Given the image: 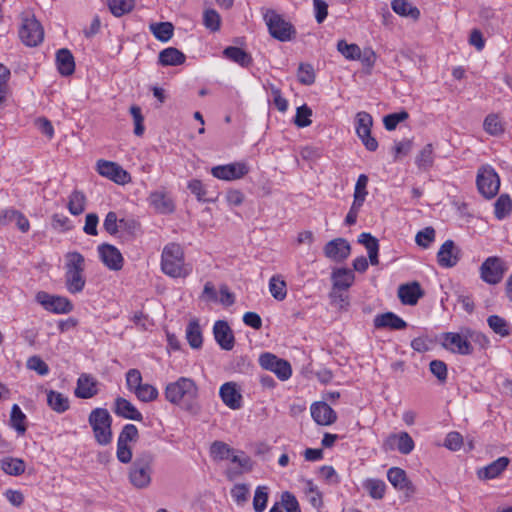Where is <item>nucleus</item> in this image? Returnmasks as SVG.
I'll use <instances>...</instances> for the list:
<instances>
[{
  "label": "nucleus",
  "instance_id": "1",
  "mask_svg": "<svg viewBox=\"0 0 512 512\" xmlns=\"http://www.w3.org/2000/svg\"><path fill=\"white\" fill-rule=\"evenodd\" d=\"M164 397L169 403L191 414H197L200 410L199 388L191 378L179 377L168 383L164 389Z\"/></svg>",
  "mask_w": 512,
  "mask_h": 512
},
{
  "label": "nucleus",
  "instance_id": "2",
  "mask_svg": "<svg viewBox=\"0 0 512 512\" xmlns=\"http://www.w3.org/2000/svg\"><path fill=\"white\" fill-rule=\"evenodd\" d=\"M161 269L172 278H185L191 272V268L185 265L184 251L177 243L167 244L161 255Z\"/></svg>",
  "mask_w": 512,
  "mask_h": 512
},
{
  "label": "nucleus",
  "instance_id": "3",
  "mask_svg": "<svg viewBox=\"0 0 512 512\" xmlns=\"http://www.w3.org/2000/svg\"><path fill=\"white\" fill-rule=\"evenodd\" d=\"M153 462L154 455L150 451L137 455L129 469V480L135 488L144 489L150 485Z\"/></svg>",
  "mask_w": 512,
  "mask_h": 512
},
{
  "label": "nucleus",
  "instance_id": "4",
  "mask_svg": "<svg viewBox=\"0 0 512 512\" xmlns=\"http://www.w3.org/2000/svg\"><path fill=\"white\" fill-rule=\"evenodd\" d=\"M270 35L281 42L291 41L296 37L295 27L281 14L273 9H268L263 15Z\"/></svg>",
  "mask_w": 512,
  "mask_h": 512
},
{
  "label": "nucleus",
  "instance_id": "5",
  "mask_svg": "<svg viewBox=\"0 0 512 512\" xmlns=\"http://www.w3.org/2000/svg\"><path fill=\"white\" fill-rule=\"evenodd\" d=\"M88 421L92 427L97 443L100 445L109 444L112 439V418L108 410L105 408L93 409L89 415Z\"/></svg>",
  "mask_w": 512,
  "mask_h": 512
},
{
  "label": "nucleus",
  "instance_id": "6",
  "mask_svg": "<svg viewBox=\"0 0 512 512\" xmlns=\"http://www.w3.org/2000/svg\"><path fill=\"white\" fill-rule=\"evenodd\" d=\"M476 185L479 193L486 199L494 198L500 188V178L490 165H482L476 176Z\"/></svg>",
  "mask_w": 512,
  "mask_h": 512
},
{
  "label": "nucleus",
  "instance_id": "7",
  "mask_svg": "<svg viewBox=\"0 0 512 512\" xmlns=\"http://www.w3.org/2000/svg\"><path fill=\"white\" fill-rule=\"evenodd\" d=\"M19 37L22 43L28 47H35L43 41V27L33 15L26 13L22 14Z\"/></svg>",
  "mask_w": 512,
  "mask_h": 512
},
{
  "label": "nucleus",
  "instance_id": "8",
  "mask_svg": "<svg viewBox=\"0 0 512 512\" xmlns=\"http://www.w3.org/2000/svg\"><path fill=\"white\" fill-rule=\"evenodd\" d=\"M138 435V429L134 424H126L122 428L117 440V459L121 463L127 464L131 461L132 450L128 443L136 441Z\"/></svg>",
  "mask_w": 512,
  "mask_h": 512
},
{
  "label": "nucleus",
  "instance_id": "9",
  "mask_svg": "<svg viewBox=\"0 0 512 512\" xmlns=\"http://www.w3.org/2000/svg\"><path fill=\"white\" fill-rule=\"evenodd\" d=\"M259 364L262 368L274 372L282 381L288 380L291 377L292 368L290 363L272 353L261 354Z\"/></svg>",
  "mask_w": 512,
  "mask_h": 512
},
{
  "label": "nucleus",
  "instance_id": "10",
  "mask_svg": "<svg viewBox=\"0 0 512 512\" xmlns=\"http://www.w3.org/2000/svg\"><path fill=\"white\" fill-rule=\"evenodd\" d=\"M36 300L47 311L56 314L69 313L73 309L72 303L66 297L50 295L44 291L37 293Z\"/></svg>",
  "mask_w": 512,
  "mask_h": 512
},
{
  "label": "nucleus",
  "instance_id": "11",
  "mask_svg": "<svg viewBox=\"0 0 512 512\" xmlns=\"http://www.w3.org/2000/svg\"><path fill=\"white\" fill-rule=\"evenodd\" d=\"M443 338V347L452 353L460 355H470L473 353V346L469 340L468 332L463 335L454 332H447L443 335Z\"/></svg>",
  "mask_w": 512,
  "mask_h": 512
},
{
  "label": "nucleus",
  "instance_id": "12",
  "mask_svg": "<svg viewBox=\"0 0 512 512\" xmlns=\"http://www.w3.org/2000/svg\"><path fill=\"white\" fill-rule=\"evenodd\" d=\"M97 172L117 184L124 185L131 181L130 174L115 162L98 160Z\"/></svg>",
  "mask_w": 512,
  "mask_h": 512
},
{
  "label": "nucleus",
  "instance_id": "13",
  "mask_svg": "<svg viewBox=\"0 0 512 512\" xmlns=\"http://www.w3.org/2000/svg\"><path fill=\"white\" fill-rule=\"evenodd\" d=\"M249 172V167L244 162H235L226 165L215 166L211 174L220 180L232 181L243 178Z\"/></svg>",
  "mask_w": 512,
  "mask_h": 512
},
{
  "label": "nucleus",
  "instance_id": "14",
  "mask_svg": "<svg viewBox=\"0 0 512 512\" xmlns=\"http://www.w3.org/2000/svg\"><path fill=\"white\" fill-rule=\"evenodd\" d=\"M503 262L498 257L487 258L480 267L481 278L488 284H498L504 275Z\"/></svg>",
  "mask_w": 512,
  "mask_h": 512
},
{
  "label": "nucleus",
  "instance_id": "15",
  "mask_svg": "<svg viewBox=\"0 0 512 512\" xmlns=\"http://www.w3.org/2000/svg\"><path fill=\"white\" fill-rule=\"evenodd\" d=\"M461 257V250L452 240H446L437 253V261L441 267L452 268L456 266Z\"/></svg>",
  "mask_w": 512,
  "mask_h": 512
},
{
  "label": "nucleus",
  "instance_id": "16",
  "mask_svg": "<svg viewBox=\"0 0 512 512\" xmlns=\"http://www.w3.org/2000/svg\"><path fill=\"white\" fill-rule=\"evenodd\" d=\"M383 446L385 450L397 449L401 454L407 455L413 451L415 444L407 432H400L389 435Z\"/></svg>",
  "mask_w": 512,
  "mask_h": 512
},
{
  "label": "nucleus",
  "instance_id": "17",
  "mask_svg": "<svg viewBox=\"0 0 512 512\" xmlns=\"http://www.w3.org/2000/svg\"><path fill=\"white\" fill-rule=\"evenodd\" d=\"M387 477L389 482L398 490L405 494L406 498L412 497L416 488L407 478L406 472L398 467H392L388 470Z\"/></svg>",
  "mask_w": 512,
  "mask_h": 512
},
{
  "label": "nucleus",
  "instance_id": "18",
  "mask_svg": "<svg viewBox=\"0 0 512 512\" xmlns=\"http://www.w3.org/2000/svg\"><path fill=\"white\" fill-rule=\"evenodd\" d=\"M350 252L351 246L344 238L333 239L324 246L325 256L335 262L345 260Z\"/></svg>",
  "mask_w": 512,
  "mask_h": 512
},
{
  "label": "nucleus",
  "instance_id": "19",
  "mask_svg": "<svg viewBox=\"0 0 512 512\" xmlns=\"http://www.w3.org/2000/svg\"><path fill=\"white\" fill-rule=\"evenodd\" d=\"M98 253L101 261L110 270L118 271L123 266V257L120 251L113 245L101 244L98 247Z\"/></svg>",
  "mask_w": 512,
  "mask_h": 512
},
{
  "label": "nucleus",
  "instance_id": "20",
  "mask_svg": "<svg viewBox=\"0 0 512 512\" xmlns=\"http://www.w3.org/2000/svg\"><path fill=\"white\" fill-rule=\"evenodd\" d=\"M213 334L218 345L227 351L233 349L235 338L233 332L226 321L218 320L213 327Z\"/></svg>",
  "mask_w": 512,
  "mask_h": 512
},
{
  "label": "nucleus",
  "instance_id": "21",
  "mask_svg": "<svg viewBox=\"0 0 512 512\" xmlns=\"http://www.w3.org/2000/svg\"><path fill=\"white\" fill-rule=\"evenodd\" d=\"M13 222L22 233H26L30 229L29 220L22 212L13 208L0 211V226H7Z\"/></svg>",
  "mask_w": 512,
  "mask_h": 512
},
{
  "label": "nucleus",
  "instance_id": "22",
  "mask_svg": "<svg viewBox=\"0 0 512 512\" xmlns=\"http://www.w3.org/2000/svg\"><path fill=\"white\" fill-rule=\"evenodd\" d=\"M310 410L312 418L319 425H331L337 419L336 412L325 402L313 403Z\"/></svg>",
  "mask_w": 512,
  "mask_h": 512
},
{
  "label": "nucleus",
  "instance_id": "23",
  "mask_svg": "<svg viewBox=\"0 0 512 512\" xmlns=\"http://www.w3.org/2000/svg\"><path fill=\"white\" fill-rule=\"evenodd\" d=\"M97 380L89 374H81L77 380L74 394L80 399H90L98 394Z\"/></svg>",
  "mask_w": 512,
  "mask_h": 512
},
{
  "label": "nucleus",
  "instance_id": "24",
  "mask_svg": "<svg viewBox=\"0 0 512 512\" xmlns=\"http://www.w3.org/2000/svg\"><path fill=\"white\" fill-rule=\"evenodd\" d=\"M148 201L157 213L171 214L175 210V204L172 198L164 191H154L150 193Z\"/></svg>",
  "mask_w": 512,
  "mask_h": 512
},
{
  "label": "nucleus",
  "instance_id": "25",
  "mask_svg": "<svg viewBox=\"0 0 512 512\" xmlns=\"http://www.w3.org/2000/svg\"><path fill=\"white\" fill-rule=\"evenodd\" d=\"M114 413L122 418L141 421L143 416L141 412L127 399L117 397L114 402Z\"/></svg>",
  "mask_w": 512,
  "mask_h": 512
},
{
  "label": "nucleus",
  "instance_id": "26",
  "mask_svg": "<svg viewBox=\"0 0 512 512\" xmlns=\"http://www.w3.org/2000/svg\"><path fill=\"white\" fill-rule=\"evenodd\" d=\"M223 403L229 408L236 410L241 407L242 396L237 390L234 382L224 383L219 390Z\"/></svg>",
  "mask_w": 512,
  "mask_h": 512
},
{
  "label": "nucleus",
  "instance_id": "27",
  "mask_svg": "<svg viewBox=\"0 0 512 512\" xmlns=\"http://www.w3.org/2000/svg\"><path fill=\"white\" fill-rule=\"evenodd\" d=\"M373 323L377 329L389 328L392 330H402L407 327V323L393 312L376 315Z\"/></svg>",
  "mask_w": 512,
  "mask_h": 512
},
{
  "label": "nucleus",
  "instance_id": "28",
  "mask_svg": "<svg viewBox=\"0 0 512 512\" xmlns=\"http://www.w3.org/2000/svg\"><path fill=\"white\" fill-rule=\"evenodd\" d=\"M422 296L423 291L417 282L403 284L398 289V297L405 305H415Z\"/></svg>",
  "mask_w": 512,
  "mask_h": 512
},
{
  "label": "nucleus",
  "instance_id": "29",
  "mask_svg": "<svg viewBox=\"0 0 512 512\" xmlns=\"http://www.w3.org/2000/svg\"><path fill=\"white\" fill-rule=\"evenodd\" d=\"M186 60L183 52L175 47L163 49L158 55V62L162 66H178L182 65Z\"/></svg>",
  "mask_w": 512,
  "mask_h": 512
},
{
  "label": "nucleus",
  "instance_id": "30",
  "mask_svg": "<svg viewBox=\"0 0 512 512\" xmlns=\"http://www.w3.org/2000/svg\"><path fill=\"white\" fill-rule=\"evenodd\" d=\"M510 460L508 457H499L486 467L478 471V477L480 479H494L498 477L508 466Z\"/></svg>",
  "mask_w": 512,
  "mask_h": 512
},
{
  "label": "nucleus",
  "instance_id": "31",
  "mask_svg": "<svg viewBox=\"0 0 512 512\" xmlns=\"http://www.w3.org/2000/svg\"><path fill=\"white\" fill-rule=\"evenodd\" d=\"M333 288L338 290L349 289L355 279L352 270L347 268H338L332 272Z\"/></svg>",
  "mask_w": 512,
  "mask_h": 512
},
{
  "label": "nucleus",
  "instance_id": "32",
  "mask_svg": "<svg viewBox=\"0 0 512 512\" xmlns=\"http://www.w3.org/2000/svg\"><path fill=\"white\" fill-rule=\"evenodd\" d=\"M57 67L61 75L69 76L74 73L75 62L70 50L60 49L56 54Z\"/></svg>",
  "mask_w": 512,
  "mask_h": 512
},
{
  "label": "nucleus",
  "instance_id": "33",
  "mask_svg": "<svg viewBox=\"0 0 512 512\" xmlns=\"http://www.w3.org/2000/svg\"><path fill=\"white\" fill-rule=\"evenodd\" d=\"M391 8L402 17H409L413 20H418L420 17V10L408 0H393Z\"/></svg>",
  "mask_w": 512,
  "mask_h": 512
},
{
  "label": "nucleus",
  "instance_id": "34",
  "mask_svg": "<svg viewBox=\"0 0 512 512\" xmlns=\"http://www.w3.org/2000/svg\"><path fill=\"white\" fill-rule=\"evenodd\" d=\"M415 164L420 171H429L434 164V151L432 144H426L417 154Z\"/></svg>",
  "mask_w": 512,
  "mask_h": 512
},
{
  "label": "nucleus",
  "instance_id": "35",
  "mask_svg": "<svg viewBox=\"0 0 512 512\" xmlns=\"http://www.w3.org/2000/svg\"><path fill=\"white\" fill-rule=\"evenodd\" d=\"M85 284L84 272H65V286L71 294L82 292Z\"/></svg>",
  "mask_w": 512,
  "mask_h": 512
},
{
  "label": "nucleus",
  "instance_id": "36",
  "mask_svg": "<svg viewBox=\"0 0 512 512\" xmlns=\"http://www.w3.org/2000/svg\"><path fill=\"white\" fill-rule=\"evenodd\" d=\"M47 404L53 411L57 413H64L70 407L68 397L54 390L48 391Z\"/></svg>",
  "mask_w": 512,
  "mask_h": 512
},
{
  "label": "nucleus",
  "instance_id": "37",
  "mask_svg": "<svg viewBox=\"0 0 512 512\" xmlns=\"http://www.w3.org/2000/svg\"><path fill=\"white\" fill-rule=\"evenodd\" d=\"M223 55L242 67H248L252 63L250 54L239 47L228 46L224 49Z\"/></svg>",
  "mask_w": 512,
  "mask_h": 512
},
{
  "label": "nucleus",
  "instance_id": "38",
  "mask_svg": "<svg viewBox=\"0 0 512 512\" xmlns=\"http://www.w3.org/2000/svg\"><path fill=\"white\" fill-rule=\"evenodd\" d=\"M186 338L189 343V345L194 348L198 349L202 346L203 343V337L201 328L199 325V322L197 319L191 320L186 328Z\"/></svg>",
  "mask_w": 512,
  "mask_h": 512
},
{
  "label": "nucleus",
  "instance_id": "39",
  "mask_svg": "<svg viewBox=\"0 0 512 512\" xmlns=\"http://www.w3.org/2000/svg\"><path fill=\"white\" fill-rule=\"evenodd\" d=\"M25 462L19 458L6 457L1 460V469L8 475L19 476L25 472Z\"/></svg>",
  "mask_w": 512,
  "mask_h": 512
},
{
  "label": "nucleus",
  "instance_id": "40",
  "mask_svg": "<svg viewBox=\"0 0 512 512\" xmlns=\"http://www.w3.org/2000/svg\"><path fill=\"white\" fill-rule=\"evenodd\" d=\"M65 272H84L85 258L77 252H68L65 255Z\"/></svg>",
  "mask_w": 512,
  "mask_h": 512
},
{
  "label": "nucleus",
  "instance_id": "41",
  "mask_svg": "<svg viewBox=\"0 0 512 512\" xmlns=\"http://www.w3.org/2000/svg\"><path fill=\"white\" fill-rule=\"evenodd\" d=\"M150 30L156 39L161 42H167L173 36L174 26L170 22L152 23Z\"/></svg>",
  "mask_w": 512,
  "mask_h": 512
},
{
  "label": "nucleus",
  "instance_id": "42",
  "mask_svg": "<svg viewBox=\"0 0 512 512\" xmlns=\"http://www.w3.org/2000/svg\"><path fill=\"white\" fill-rule=\"evenodd\" d=\"M269 291L273 298L282 301L287 296V285L281 275H273L269 280Z\"/></svg>",
  "mask_w": 512,
  "mask_h": 512
},
{
  "label": "nucleus",
  "instance_id": "43",
  "mask_svg": "<svg viewBox=\"0 0 512 512\" xmlns=\"http://www.w3.org/2000/svg\"><path fill=\"white\" fill-rule=\"evenodd\" d=\"M86 197L83 192L75 190L69 196L67 208L72 215L78 216L85 210Z\"/></svg>",
  "mask_w": 512,
  "mask_h": 512
},
{
  "label": "nucleus",
  "instance_id": "44",
  "mask_svg": "<svg viewBox=\"0 0 512 512\" xmlns=\"http://www.w3.org/2000/svg\"><path fill=\"white\" fill-rule=\"evenodd\" d=\"M26 415L22 412L19 405L14 404L11 408L10 425L18 434L23 435L26 432Z\"/></svg>",
  "mask_w": 512,
  "mask_h": 512
},
{
  "label": "nucleus",
  "instance_id": "45",
  "mask_svg": "<svg viewBox=\"0 0 512 512\" xmlns=\"http://www.w3.org/2000/svg\"><path fill=\"white\" fill-rule=\"evenodd\" d=\"M512 210V200L508 194H501L494 204V214L499 220L504 219Z\"/></svg>",
  "mask_w": 512,
  "mask_h": 512
},
{
  "label": "nucleus",
  "instance_id": "46",
  "mask_svg": "<svg viewBox=\"0 0 512 512\" xmlns=\"http://www.w3.org/2000/svg\"><path fill=\"white\" fill-rule=\"evenodd\" d=\"M372 125L373 119L369 113L362 111L356 114V133L358 137L368 136L371 133Z\"/></svg>",
  "mask_w": 512,
  "mask_h": 512
},
{
  "label": "nucleus",
  "instance_id": "47",
  "mask_svg": "<svg viewBox=\"0 0 512 512\" xmlns=\"http://www.w3.org/2000/svg\"><path fill=\"white\" fill-rule=\"evenodd\" d=\"M221 16L212 8H207L203 12V25L211 32H217L221 28Z\"/></svg>",
  "mask_w": 512,
  "mask_h": 512
},
{
  "label": "nucleus",
  "instance_id": "48",
  "mask_svg": "<svg viewBox=\"0 0 512 512\" xmlns=\"http://www.w3.org/2000/svg\"><path fill=\"white\" fill-rule=\"evenodd\" d=\"M133 393L139 401L144 403L156 400L159 395L157 388L148 383H143L138 389H135Z\"/></svg>",
  "mask_w": 512,
  "mask_h": 512
},
{
  "label": "nucleus",
  "instance_id": "49",
  "mask_svg": "<svg viewBox=\"0 0 512 512\" xmlns=\"http://www.w3.org/2000/svg\"><path fill=\"white\" fill-rule=\"evenodd\" d=\"M135 5L134 0H108V7L116 17L129 13Z\"/></svg>",
  "mask_w": 512,
  "mask_h": 512
},
{
  "label": "nucleus",
  "instance_id": "50",
  "mask_svg": "<svg viewBox=\"0 0 512 512\" xmlns=\"http://www.w3.org/2000/svg\"><path fill=\"white\" fill-rule=\"evenodd\" d=\"M487 323L494 333L502 337H506L510 334L507 321L498 315L489 316L487 318Z\"/></svg>",
  "mask_w": 512,
  "mask_h": 512
},
{
  "label": "nucleus",
  "instance_id": "51",
  "mask_svg": "<svg viewBox=\"0 0 512 512\" xmlns=\"http://www.w3.org/2000/svg\"><path fill=\"white\" fill-rule=\"evenodd\" d=\"M483 128L488 134L492 136H498L504 132L503 125L496 114H489L486 116L484 119Z\"/></svg>",
  "mask_w": 512,
  "mask_h": 512
},
{
  "label": "nucleus",
  "instance_id": "52",
  "mask_svg": "<svg viewBox=\"0 0 512 512\" xmlns=\"http://www.w3.org/2000/svg\"><path fill=\"white\" fill-rule=\"evenodd\" d=\"M312 110L307 105H302L297 108L294 118V124L299 128L308 127L311 125Z\"/></svg>",
  "mask_w": 512,
  "mask_h": 512
},
{
  "label": "nucleus",
  "instance_id": "53",
  "mask_svg": "<svg viewBox=\"0 0 512 512\" xmlns=\"http://www.w3.org/2000/svg\"><path fill=\"white\" fill-rule=\"evenodd\" d=\"M337 50L348 60H357L360 57V48L357 44H348L344 40L337 43Z\"/></svg>",
  "mask_w": 512,
  "mask_h": 512
},
{
  "label": "nucleus",
  "instance_id": "54",
  "mask_svg": "<svg viewBox=\"0 0 512 512\" xmlns=\"http://www.w3.org/2000/svg\"><path fill=\"white\" fill-rule=\"evenodd\" d=\"M268 488L266 486H258L255 490L253 498V508L256 512H263L267 506Z\"/></svg>",
  "mask_w": 512,
  "mask_h": 512
},
{
  "label": "nucleus",
  "instance_id": "55",
  "mask_svg": "<svg viewBox=\"0 0 512 512\" xmlns=\"http://www.w3.org/2000/svg\"><path fill=\"white\" fill-rule=\"evenodd\" d=\"M369 495L374 499H381L385 493V483L378 479H370L365 483Z\"/></svg>",
  "mask_w": 512,
  "mask_h": 512
},
{
  "label": "nucleus",
  "instance_id": "56",
  "mask_svg": "<svg viewBox=\"0 0 512 512\" xmlns=\"http://www.w3.org/2000/svg\"><path fill=\"white\" fill-rule=\"evenodd\" d=\"M408 117L409 114L406 111L388 114L383 119L384 127L386 130L392 131L400 122L406 120Z\"/></svg>",
  "mask_w": 512,
  "mask_h": 512
},
{
  "label": "nucleus",
  "instance_id": "57",
  "mask_svg": "<svg viewBox=\"0 0 512 512\" xmlns=\"http://www.w3.org/2000/svg\"><path fill=\"white\" fill-rule=\"evenodd\" d=\"M435 239V230L433 227H426L420 230L415 237L416 243L423 247L428 248Z\"/></svg>",
  "mask_w": 512,
  "mask_h": 512
},
{
  "label": "nucleus",
  "instance_id": "58",
  "mask_svg": "<svg viewBox=\"0 0 512 512\" xmlns=\"http://www.w3.org/2000/svg\"><path fill=\"white\" fill-rule=\"evenodd\" d=\"M232 453L233 449L230 448L226 443L215 441L211 446V454L216 459H229Z\"/></svg>",
  "mask_w": 512,
  "mask_h": 512
},
{
  "label": "nucleus",
  "instance_id": "59",
  "mask_svg": "<svg viewBox=\"0 0 512 512\" xmlns=\"http://www.w3.org/2000/svg\"><path fill=\"white\" fill-rule=\"evenodd\" d=\"M297 76L299 82L305 85H311L315 81L314 70L310 64H300Z\"/></svg>",
  "mask_w": 512,
  "mask_h": 512
},
{
  "label": "nucleus",
  "instance_id": "60",
  "mask_svg": "<svg viewBox=\"0 0 512 512\" xmlns=\"http://www.w3.org/2000/svg\"><path fill=\"white\" fill-rule=\"evenodd\" d=\"M142 375L138 369H129L126 373V386L130 392H134L142 385Z\"/></svg>",
  "mask_w": 512,
  "mask_h": 512
},
{
  "label": "nucleus",
  "instance_id": "61",
  "mask_svg": "<svg viewBox=\"0 0 512 512\" xmlns=\"http://www.w3.org/2000/svg\"><path fill=\"white\" fill-rule=\"evenodd\" d=\"M27 368L37 372L41 376L49 373L48 365L39 356H31L28 358Z\"/></svg>",
  "mask_w": 512,
  "mask_h": 512
},
{
  "label": "nucleus",
  "instance_id": "62",
  "mask_svg": "<svg viewBox=\"0 0 512 512\" xmlns=\"http://www.w3.org/2000/svg\"><path fill=\"white\" fill-rule=\"evenodd\" d=\"M130 113L134 120V134L136 136H142L145 128L143 125L144 117L142 115L141 108L134 105L130 108Z\"/></svg>",
  "mask_w": 512,
  "mask_h": 512
},
{
  "label": "nucleus",
  "instance_id": "63",
  "mask_svg": "<svg viewBox=\"0 0 512 512\" xmlns=\"http://www.w3.org/2000/svg\"><path fill=\"white\" fill-rule=\"evenodd\" d=\"M431 373L440 381L447 379V365L441 360H433L429 364Z\"/></svg>",
  "mask_w": 512,
  "mask_h": 512
},
{
  "label": "nucleus",
  "instance_id": "64",
  "mask_svg": "<svg viewBox=\"0 0 512 512\" xmlns=\"http://www.w3.org/2000/svg\"><path fill=\"white\" fill-rule=\"evenodd\" d=\"M281 501L286 512H301L299 503L292 493L287 491L282 493Z\"/></svg>",
  "mask_w": 512,
  "mask_h": 512
}]
</instances>
